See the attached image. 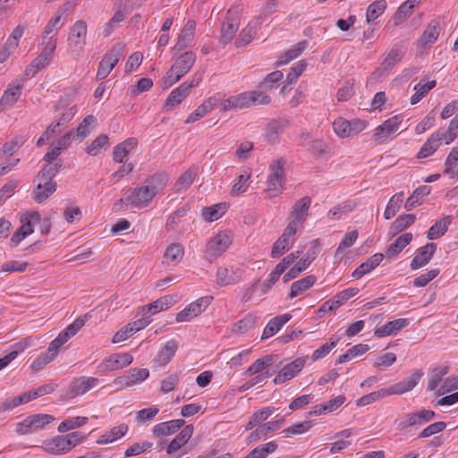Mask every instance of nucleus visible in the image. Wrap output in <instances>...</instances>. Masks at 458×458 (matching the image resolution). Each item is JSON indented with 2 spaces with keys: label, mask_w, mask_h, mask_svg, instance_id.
<instances>
[{
  "label": "nucleus",
  "mask_w": 458,
  "mask_h": 458,
  "mask_svg": "<svg viewBox=\"0 0 458 458\" xmlns=\"http://www.w3.org/2000/svg\"><path fill=\"white\" fill-rule=\"evenodd\" d=\"M132 360V356L128 352L113 354L104 360L102 365L106 370H117L129 366Z\"/></svg>",
  "instance_id": "obj_27"
},
{
  "label": "nucleus",
  "mask_w": 458,
  "mask_h": 458,
  "mask_svg": "<svg viewBox=\"0 0 458 458\" xmlns=\"http://www.w3.org/2000/svg\"><path fill=\"white\" fill-rule=\"evenodd\" d=\"M422 375V372L415 371L410 377H407L388 388H382L378 391H375L361 396L357 400L356 404L358 406H366L387 395L403 394L406 392H409L418 384Z\"/></svg>",
  "instance_id": "obj_1"
},
{
  "label": "nucleus",
  "mask_w": 458,
  "mask_h": 458,
  "mask_svg": "<svg viewBox=\"0 0 458 458\" xmlns=\"http://www.w3.org/2000/svg\"><path fill=\"white\" fill-rule=\"evenodd\" d=\"M284 77V74L281 71H275L268 73L264 80L259 83V88L261 89H272L275 88L276 84L280 81Z\"/></svg>",
  "instance_id": "obj_62"
},
{
  "label": "nucleus",
  "mask_w": 458,
  "mask_h": 458,
  "mask_svg": "<svg viewBox=\"0 0 458 458\" xmlns=\"http://www.w3.org/2000/svg\"><path fill=\"white\" fill-rule=\"evenodd\" d=\"M277 448V444L274 441L265 445H258L251 450L244 458H266L269 454L274 453Z\"/></svg>",
  "instance_id": "obj_51"
},
{
  "label": "nucleus",
  "mask_w": 458,
  "mask_h": 458,
  "mask_svg": "<svg viewBox=\"0 0 458 458\" xmlns=\"http://www.w3.org/2000/svg\"><path fill=\"white\" fill-rule=\"evenodd\" d=\"M451 224V216H445L444 218L437 220L427 232V238L429 240L438 239L443 236Z\"/></svg>",
  "instance_id": "obj_42"
},
{
  "label": "nucleus",
  "mask_w": 458,
  "mask_h": 458,
  "mask_svg": "<svg viewBox=\"0 0 458 458\" xmlns=\"http://www.w3.org/2000/svg\"><path fill=\"white\" fill-rule=\"evenodd\" d=\"M257 322L258 317L253 314H247L242 319L234 325L233 331L239 334H243L253 327Z\"/></svg>",
  "instance_id": "obj_60"
},
{
  "label": "nucleus",
  "mask_w": 458,
  "mask_h": 458,
  "mask_svg": "<svg viewBox=\"0 0 458 458\" xmlns=\"http://www.w3.org/2000/svg\"><path fill=\"white\" fill-rule=\"evenodd\" d=\"M437 250V244L434 242L427 243L418 250V253L411 262V269H418L427 265Z\"/></svg>",
  "instance_id": "obj_22"
},
{
  "label": "nucleus",
  "mask_w": 458,
  "mask_h": 458,
  "mask_svg": "<svg viewBox=\"0 0 458 458\" xmlns=\"http://www.w3.org/2000/svg\"><path fill=\"white\" fill-rule=\"evenodd\" d=\"M123 196L127 205H131L137 208L148 207L156 197L155 192L145 183L142 186L127 190Z\"/></svg>",
  "instance_id": "obj_7"
},
{
  "label": "nucleus",
  "mask_w": 458,
  "mask_h": 458,
  "mask_svg": "<svg viewBox=\"0 0 458 458\" xmlns=\"http://www.w3.org/2000/svg\"><path fill=\"white\" fill-rule=\"evenodd\" d=\"M311 427H312V422L310 420H305L302 422L295 423V424L292 425L291 427L284 428L282 431V434L285 437H290L293 435L303 434V433L309 431Z\"/></svg>",
  "instance_id": "obj_59"
},
{
  "label": "nucleus",
  "mask_w": 458,
  "mask_h": 458,
  "mask_svg": "<svg viewBox=\"0 0 458 458\" xmlns=\"http://www.w3.org/2000/svg\"><path fill=\"white\" fill-rule=\"evenodd\" d=\"M412 240L411 233H405L395 239L386 250V254L388 258H394L397 256Z\"/></svg>",
  "instance_id": "obj_37"
},
{
  "label": "nucleus",
  "mask_w": 458,
  "mask_h": 458,
  "mask_svg": "<svg viewBox=\"0 0 458 458\" xmlns=\"http://www.w3.org/2000/svg\"><path fill=\"white\" fill-rule=\"evenodd\" d=\"M297 230L287 225L283 234L276 241L272 247L271 257L279 258L283 256L294 243V235Z\"/></svg>",
  "instance_id": "obj_16"
},
{
  "label": "nucleus",
  "mask_w": 458,
  "mask_h": 458,
  "mask_svg": "<svg viewBox=\"0 0 458 458\" xmlns=\"http://www.w3.org/2000/svg\"><path fill=\"white\" fill-rule=\"evenodd\" d=\"M292 318V316L288 313L284 315L276 316L269 320L266 327L264 328L261 339H266L273 336L277 333L281 327Z\"/></svg>",
  "instance_id": "obj_35"
},
{
  "label": "nucleus",
  "mask_w": 458,
  "mask_h": 458,
  "mask_svg": "<svg viewBox=\"0 0 458 458\" xmlns=\"http://www.w3.org/2000/svg\"><path fill=\"white\" fill-rule=\"evenodd\" d=\"M436 133L441 141H444L445 144H450L458 135V123L456 121L452 120L447 130L439 129Z\"/></svg>",
  "instance_id": "obj_53"
},
{
  "label": "nucleus",
  "mask_w": 458,
  "mask_h": 458,
  "mask_svg": "<svg viewBox=\"0 0 458 458\" xmlns=\"http://www.w3.org/2000/svg\"><path fill=\"white\" fill-rule=\"evenodd\" d=\"M184 255V248L179 242L168 245L163 255V264L175 266L181 262Z\"/></svg>",
  "instance_id": "obj_28"
},
{
  "label": "nucleus",
  "mask_w": 458,
  "mask_h": 458,
  "mask_svg": "<svg viewBox=\"0 0 458 458\" xmlns=\"http://www.w3.org/2000/svg\"><path fill=\"white\" fill-rule=\"evenodd\" d=\"M21 94V86L8 88L0 99V110H4L5 106H11L20 98Z\"/></svg>",
  "instance_id": "obj_46"
},
{
  "label": "nucleus",
  "mask_w": 458,
  "mask_h": 458,
  "mask_svg": "<svg viewBox=\"0 0 458 458\" xmlns=\"http://www.w3.org/2000/svg\"><path fill=\"white\" fill-rule=\"evenodd\" d=\"M36 180L38 181V183L33 191V199L38 203H42L56 191V182L45 176H36Z\"/></svg>",
  "instance_id": "obj_19"
},
{
  "label": "nucleus",
  "mask_w": 458,
  "mask_h": 458,
  "mask_svg": "<svg viewBox=\"0 0 458 458\" xmlns=\"http://www.w3.org/2000/svg\"><path fill=\"white\" fill-rule=\"evenodd\" d=\"M32 222H40V215L38 212H32L21 216V225L11 238V243L13 246H17L25 237L33 233Z\"/></svg>",
  "instance_id": "obj_13"
},
{
  "label": "nucleus",
  "mask_w": 458,
  "mask_h": 458,
  "mask_svg": "<svg viewBox=\"0 0 458 458\" xmlns=\"http://www.w3.org/2000/svg\"><path fill=\"white\" fill-rule=\"evenodd\" d=\"M124 45L123 43L114 44L109 51L103 56L99 62L96 79L98 81L104 80L108 76L120 58L123 56Z\"/></svg>",
  "instance_id": "obj_5"
},
{
  "label": "nucleus",
  "mask_w": 458,
  "mask_h": 458,
  "mask_svg": "<svg viewBox=\"0 0 458 458\" xmlns=\"http://www.w3.org/2000/svg\"><path fill=\"white\" fill-rule=\"evenodd\" d=\"M139 145V140L135 137H130L124 140L123 142L118 143L113 150L112 157L113 160L116 163H123L124 158L130 154V152L137 148Z\"/></svg>",
  "instance_id": "obj_21"
},
{
  "label": "nucleus",
  "mask_w": 458,
  "mask_h": 458,
  "mask_svg": "<svg viewBox=\"0 0 458 458\" xmlns=\"http://www.w3.org/2000/svg\"><path fill=\"white\" fill-rule=\"evenodd\" d=\"M227 208L228 205L225 202H221L204 208L202 216L206 221L213 222L219 219L226 212Z\"/></svg>",
  "instance_id": "obj_44"
},
{
  "label": "nucleus",
  "mask_w": 458,
  "mask_h": 458,
  "mask_svg": "<svg viewBox=\"0 0 458 458\" xmlns=\"http://www.w3.org/2000/svg\"><path fill=\"white\" fill-rule=\"evenodd\" d=\"M305 358H297L291 363H288L275 377L273 380L274 384L280 385L293 378L298 373L301 371L305 366Z\"/></svg>",
  "instance_id": "obj_18"
},
{
  "label": "nucleus",
  "mask_w": 458,
  "mask_h": 458,
  "mask_svg": "<svg viewBox=\"0 0 458 458\" xmlns=\"http://www.w3.org/2000/svg\"><path fill=\"white\" fill-rule=\"evenodd\" d=\"M193 433V426L191 424L186 425L181 432L169 443L166 452L173 454L183 446L188 440L191 437Z\"/></svg>",
  "instance_id": "obj_33"
},
{
  "label": "nucleus",
  "mask_w": 458,
  "mask_h": 458,
  "mask_svg": "<svg viewBox=\"0 0 458 458\" xmlns=\"http://www.w3.org/2000/svg\"><path fill=\"white\" fill-rule=\"evenodd\" d=\"M310 265V260L309 259H301L297 263L293 265V267L290 268L288 272L284 275V283H287L288 281L297 277L302 271L308 268Z\"/></svg>",
  "instance_id": "obj_56"
},
{
  "label": "nucleus",
  "mask_w": 458,
  "mask_h": 458,
  "mask_svg": "<svg viewBox=\"0 0 458 458\" xmlns=\"http://www.w3.org/2000/svg\"><path fill=\"white\" fill-rule=\"evenodd\" d=\"M272 361L273 358L271 355H266L261 359H258L247 369L244 375L251 376L258 373H263V370L269 367Z\"/></svg>",
  "instance_id": "obj_55"
},
{
  "label": "nucleus",
  "mask_w": 458,
  "mask_h": 458,
  "mask_svg": "<svg viewBox=\"0 0 458 458\" xmlns=\"http://www.w3.org/2000/svg\"><path fill=\"white\" fill-rule=\"evenodd\" d=\"M54 417L48 414H34L27 417L17 427V432L22 435L30 433L33 430L43 428L51 423Z\"/></svg>",
  "instance_id": "obj_11"
},
{
  "label": "nucleus",
  "mask_w": 458,
  "mask_h": 458,
  "mask_svg": "<svg viewBox=\"0 0 458 458\" xmlns=\"http://www.w3.org/2000/svg\"><path fill=\"white\" fill-rule=\"evenodd\" d=\"M44 449L51 454L59 455L67 454L70 449L64 436H56L44 441Z\"/></svg>",
  "instance_id": "obj_31"
},
{
  "label": "nucleus",
  "mask_w": 458,
  "mask_h": 458,
  "mask_svg": "<svg viewBox=\"0 0 458 458\" xmlns=\"http://www.w3.org/2000/svg\"><path fill=\"white\" fill-rule=\"evenodd\" d=\"M195 27V21L189 20L186 22L185 26L178 36L176 44L174 47V51H182L191 45L194 38Z\"/></svg>",
  "instance_id": "obj_26"
},
{
  "label": "nucleus",
  "mask_w": 458,
  "mask_h": 458,
  "mask_svg": "<svg viewBox=\"0 0 458 458\" xmlns=\"http://www.w3.org/2000/svg\"><path fill=\"white\" fill-rule=\"evenodd\" d=\"M241 276L235 272H229L228 268L219 267L216 270V283L220 285H229L238 283L241 280Z\"/></svg>",
  "instance_id": "obj_48"
},
{
  "label": "nucleus",
  "mask_w": 458,
  "mask_h": 458,
  "mask_svg": "<svg viewBox=\"0 0 458 458\" xmlns=\"http://www.w3.org/2000/svg\"><path fill=\"white\" fill-rule=\"evenodd\" d=\"M256 33L257 31L254 26H251L250 24L247 25L239 33V36L235 40V46L237 47L247 46L249 43L251 42Z\"/></svg>",
  "instance_id": "obj_58"
},
{
  "label": "nucleus",
  "mask_w": 458,
  "mask_h": 458,
  "mask_svg": "<svg viewBox=\"0 0 458 458\" xmlns=\"http://www.w3.org/2000/svg\"><path fill=\"white\" fill-rule=\"evenodd\" d=\"M289 126V121L284 118L271 120L265 129V139L269 143H276L281 133Z\"/></svg>",
  "instance_id": "obj_20"
},
{
  "label": "nucleus",
  "mask_w": 458,
  "mask_h": 458,
  "mask_svg": "<svg viewBox=\"0 0 458 458\" xmlns=\"http://www.w3.org/2000/svg\"><path fill=\"white\" fill-rule=\"evenodd\" d=\"M98 384V379L93 377H80L73 378L64 394L65 399H73L84 394Z\"/></svg>",
  "instance_id": "obj_8"
},
{
  "label": "nucleus",
  "mask_w": 458,
  "mask_h": 458,
  "mask_svg": "<svg viewBox=\"0 0 458 458\" xmlns=\"http://www.w3.org/2000/svg\"><path fill=\"white\" fill-rule=\"evenodd\" d=\"M87 23L83 20L77 21L70 29L68 35V47L69 51L79 56L80 52L83 50L86 46L87 37Z\"/></svg>",
  "instance_id": "obj_6"
},
{
  "label": "nucleus",
  "mask_w": 458,
  "mask_h": 458,
  "mask_svg": "<svg viewBox=\"0 0 458 458\" xmlns=\"http://www.w3.org/2000/svg\"><path fill=\"white\" fill-rule=\"evenodd\" d=\"M184 422L182 419H179L158 423L152 429L153 435L156 437L170 436L182 427Z\"/></svg>",
  "instance_id": "obj_34"
},
{
  "label": "nucleus",
  "mask_w": 458,
  "mask_h": 458,
  "mask_svg": "<svg viewBox=\"0 0 458 458\" xmlns=\"http://www.w3.org/2000/svg\"><path fill=\"white\" fill-rule=\"evenodd\" d=\"M56 48V39L50 37L41 53L31 62L38 71L45 68L50 62Z\"/></svg>",
  "instance_id": "obj_23"
},
{
  "label": "nucleus",
  "mask_w": 458,
  "mask_h": 458,
  "mask_svg": "<svg viewBox=\"0 0 458 458\" xmlns=\"http://www.w3.org/2000/svg\"><path fill=\"white\" fill-rule=\"evenodd\" d=\"M439 32V22L434 20L431 21L418 39V47L426 48L427 47H430L437 39Z\"/></svg>",
  "instance_id": "obj_25"
},
{
  "label": "nucleus",
  "mask_w": 458,
  "mask_h": 458,
  "mask_svg": "<svg viewBox=\"0 0 458 458\" xmlns=\"http://www.w3.org/2000/svg\"><path fill=\"white\" fill-rule=\"evenodd\" d=\"M355 207L356 204L353 201L346 200L329 210L327 216L333 220H337L340 219L343 215L352 212Z\"/></svg>",
  "instance_id": "obj_54"
},
{
  "label": "nucleus",
  "mask_w": 458,
  "mask_h": 458,
  "mask_svg": "<svg viewBox=\"0 0 458 458\" xmlns=\"http://www.w3.org/2000/svg\"><path fill=\"white\" fill-rule=\"evenodd\" d=\"M444 174L451 178L458 176V147L454 148L446 157Z\"/></svg>",
  "instance_id": "obj_50"
},
{
  "label": "nucleus",
  "mask_w": 458,
  "mask_h": 458,
  "mask_svg": "<svg viewBox=\"0 0 458 458\" xmlns=\"http://www.w3.org/2000/svg\"><path fill=\"white\" fill-rule=\"evenodd\" d=\"M88 421L87 417H76L74 419L65 420L58 426L59 432H66L85 425Z\"/></svg>",
  "instance_id": "obj_64"
},
{
  "label": "nucleus",
  "mask_w": 458,
  "mask_h": 458,
  "mask_svg": "<svg viewBox=\"0 0 458 458\" xmlns=\"http://www.w3.org/2000/svg\"><path fill=\"white\" fill-rule=\"evenodd\" d=\"M233 242V233L230 231H220L210 238L206 244L205 258L213 262L225 253Z\"/></svg>",
  "instance_id": "obj_4"
},
{
  "label": "nucleus",
  "mask_w": 458,
  "mask_h": 458,
  "mask_svg": "<svg viewBox=\"0 0 458 458\" xmlns=\"http://www.w3.org/2000/svg\"><path fill=\"white\" fill-rule=\"evenodd\" d=\"M216 102L217 100L216 98H209L207 99L203 104L199 106L191 114H189L185 120V123H191L202 118L204 115L214 109Z\"/></svg>",
  "instance_id": "obj_38"
},
{
  "label": "nucleus",
  "mask_w": 458,
  "mask_h": 458,
  "mask_svg": "<svg viewBox=\"0 0 458 458\" xmlns=\"http://www.w3.org/2000/svg\"><path fill=\"white\" fill-rule=\"evenodd\" d=\"M408 325L409 320L407 318H397L386 323L382 327H377L374 332V335L380 338L391 335H396Z\"/></svg>",
  "instance_id": "obj_24"
},
{
  "label": "nucleus",
  "mask_w": 458,
  "mask_h": 458,
  "mask_svg": "<svg viewBox=\"0 0 458 458\" xmlns=\"http://www.w3.org/2000/svg\"><path fill=\"white\" fill-rule=\"evenodd\" d=\"M196 55L192 51L182 54L162 78V87L166 89L179 81L193 66Z\"/></svg>",
  "instance_id": "obj_2"
},
{
  "label": "nucleus",
  "mask_w": 458,
  "mask_h": 458,
  "mask_svg": "<svg viewBox=\"0 0 458 458\" xmlns=\"http://www.w3.org/2000/svg\"><path fill=\"white\" fill-rule=\"evenodd\" d=\"M441 140L437 135V133H433L430 135V137L427 140V141L423 144V146L420 148V151L418 152L416 157L417 158H425L429 156H431L433 153L437 151L438 147L441 144Z\"/></svg>",
  "instance_id": "obj_43"
},
{
  "label": "nucleus",
  "mask_w": 458,
  "mask_h": 458,
  "mask_svg": "<svg viewBox=\"0 0 458 458\" xmlns=\"http://www.w3.org/2000/svg\"><path fill=\"white\" fill-rule=\"evenodd\" d=\"M404 53L401 49L392 48L386 55L380 66L371 75L372 79L378 80L386 76L393 67L403 57Z\"/></svg>",
  "instance_id": "obj_14"
},
{
  "label": "nucleus",
  "mask_w": 458,
  "mask_h": 458,
  "mask_svg": "<svg viewBox=\"0 0 458 458\" xmlns=\"http://www.w3.org/2000/svg\"><path fill=\"white\" fill-rule=\"evenodd\" d=\"M317 277L313 275L307 276L298 281H295L291 285V291L289 293V298L293 299L303 292L307 291L316 283Z\"/></svg>",
  "instance_id": "obj_39"
},
{
  "label": "nucleus",
  "mask_w": 458,
  "mask_h": 458,
  "mask_svg": "<svg viewBox=\"0 0 458 458\" xmlns=\"http://www.w3.org/2000/svg\"><path fill=\"white\" fill-rule=\"evenodd\" d=\"M178 349V344L175 340L172 339L165 343L164 347L158 352L153 362L157 367L165 366L172 358L175 355Z\"/></svg>",
  "instance_id": "obj_29"
},
{
  "label": "nucleus",
  "mask_w": 458,
  "mask_h": 458,
  "mask_svg": "<svg viewBox=\"0 0 458 458\" xmlns=\"http://www.w3.org/2000/svg\"><path fill=\"white\" fill-rule=\"evenodd\" d=\"M168 180L169 176L166 173L159 172L147 177L144 183L148 185L157 196L165 189Z\"/></svg>",
  "instance_id": "obj_36"
},
{
  "label": "nucleus",
  "mask_w": 458,
  "mask_h": 458,
  "mask_svg": "<svg viewBox=\"0 0 458 458\" xmlns=\"http://www.w3.org/2000/svg\"><path fill=\"white\" fill-rule=\"evenodd\" d=\"M310 204L311 199L308 196H305L297 200L293 207V210L291 212L293 219L290 221L288 225L293 227L295 230H298V228L302 225L308 216V211Z\"/></svg>",
  "instance_id": "obj_15"
},
{
  "label": "nucleus",
  "mask_w": 458,
  "mask_h": 458,
  "mask_svg": "<svg viewBox=\"0 0 458 458\" xmlns=\"http://www.w3.org/2000/svg\"><path fill=\"white\" fill-rule=\"evenodd\" d=\"M250 93L249 91L242 92L241 94L232 96L222 104L221 110L227 111L236 108H246L250 106Z\"/></svg>",
  "instance_id": "obj_32"
},
{
  "label": "nucleus",
  "mask_w": 458,
  "mask_h": 458,
  "mask_svg": "<svg viewBox=\"0 0 458 458\" xmlns=\"http://www.w3.org/2000/svg\"><path fill=\"white\" fill-rule=\"evenodd\" d=\"M430 187L428 185H422L414 190L412 194L407 199L404 208L407 211L412 210L416 206L421 204V198L428 196L430 193Z\"/></svg>",
  "instance_id": "obj_41"
},
{
  "label": "nucleus",
  "mask_w": 458,
  "mask_h": 458,
  "mask_svg": "<svg viewBox=\"0 0 458 458\" xmlns=\"http://www.w3.org/2000/svg\"><path fill=\"white\" fill-rule=\"evenodd\" d=\"M403 192L400 191L395 193L389 200L386 210L384 212V216L386 220L391 219L396 214V212L400 209L401 205L403 203Z\"/></svg>",
  "instance_id": "obj_52"
},
{
  "label": "nucleus",
  "mask_w": 458,
  "mask_h": 458,
  "mask_svg": "<svg viewBox=\"0 0 458 458\" xmlns=\"http://www.w3.org/2000/svg\"><path fill=\"white\" fill-rule=\"evenodd\" d=\"M212 299L213 298L211 296L201 297V298L198 299L197 301L191 302L187 307V310L191 312L192 316L195 318L208 308V306L210 304Z\"/></svg>",
  "instance_id": "obj_63"
},
{
  "label": "nucleus",
  "mask_w": 458,
  "mask_h": 458,
  "mask_svg": "<svg viewBox=\"0 0 458 458\" xmlns=\"http://www.w3.org/2000/svg\"><path fill=\"white\" fill-rule=\"evenodd\" d=\"M401 123L402 118L399 115H394L386 120L375 129L373 135L374 140L378 142L385 141L387 138L395 133Z\"/></svg>",
  "instance_id": "obj_17"
},
{
  "label": "nucleus",
  "mask_w": 458,
  "mask_h": 458,
  "mask_svg": "<svg viewBox=\"0 0 458 458\" xmlns=\"http://www.w3.org/2000/svg\"><path fill=\"white\" fill-rule=\"evenodd\" d=\"M436 416L434 411L423 409L417 412L407 413L403 420H396L395 424L399 430H404L408 428L417 425H422L430 421Z\"/></svg>",
  "instance_id": "obj_10"
},
{
  "label": "nucleus",
  "mask_w": 458,
  "mask_h": 458,
  "mask_svg": "<svg viewBox=\"0 0 458 458\" xmlns=\"http://www.w3.org/2000/svg\"><path fill=\"white\" fill-rule=\"evenodd\" d=\"M285 165L286 159L284 157H279L270 165L266 189L268 198L276 196L282 192L285 183Z\"/></svg>",
  "instance_id": "obj_3"
},
{
  "label": "nucleus",
  "mask_w": 458,
  "mask_h": 458,
  "mask_svg": "<svg viewBox=\"0 0 458 458\" xmlns=\"http://www.w3.org/2000/svg\"><path fill=\"white\" fill-rule=\"evenodd\" d=\"M387 4L386 0H376L372 2L367 8L366 21L370 23L377 19L386 9Z\"/></svg>",
  "instance_id": "obj_49"
},
{
  "label": "nucleus",
  "mask_w": 458,
  "mask_h": 458,
  "mask_svg": "<svg viewBox=\"0 0 458 458\" xmlns=\"http://www.w3.org/2000/svg\"><path fill=\"white\" fill-rule=\"evenodd\" d=\"M198 174V168L191 166L188 168L176 181L174 187L176 191L188 189L193 182Z\"/></svg>",
  "instance_id": "obj_47"
},
{
  "label": "nucleus",
  "mask_w": 458,
  "mask_h": 458,
  "mask_svg": "<svg viewBox=\"0 0 458 458\" xmlns=\"http://www.w3.org/2000/svg\"><path fill=\"white\" fill-rule=\"evenodd\" d=\"M384 259V254L376 253L361 263L352 274L354 279H360L366 274L375 269Z\"/></svg>",
  "instance_id": "obj_30"
},
{
  "label": "nucleus",
  "mask_w": 458,
  "mask_h": 458,
  "mask_svg": "<svg viewBox=\"0 0 458 458\" xmlns=\"http://www.w3.org/2000/svg\"><path fill=\"white\" fill-rule=\"evenodd\" d=\"M200 81V77L197 80L194 77L191 82H183L178 88L173 89L165 100V107L171 109L181 104L189 95L190 89L198 86Z\"/></svg>",
  "instance_id": "obj_12"
},
{
  "label": "nucleus",
  "mask_w": 458,
  "mask_h": 458,
  "mask_svg": "<svg viewBox=\"0 0 458 458\" xmlns=\"http://www.w3.org/2000/svg\"><path fill=\"white\" fill-rule=\"evenodd\" d=\"M172 304V298L164 296L147 306L148 313L156 314L159 311L167 310ZM146 307L143 308L145 310Z\"/></svg>",
  "instance_id": "obj_61"
},
{
  "label": "nucleus",
  "mask_w": 458,
  "mask_h": 458,
  "mask_svg": "<svg viewBox=\"0 0 458 458\" xmlns=\"http://www.w3.org/2000/svg\"><path fill=\"white\" fill-rule=\"evenodd\" d=\"M369 350V346L368 344H356V345L352 346V348H350L349 350H347V352L345 353L340 355L336 360V363L341 364V363L349 361L355 356L363 354V353L367 352Z\"/></svg>",
  "instance_id": "obj_57"
},
{
  "label": "nucleus",
  "mask_w": 458,
  "mask_h": 458,
  "mask_svg": "<svg viewBox=\"0 0 458 458\" xmlns=\"http://www.w3.org/2000/svg\"><path fill=\"white\" fill-rule=\"evenodd\" d=\"M240 25V12L229 9L221 27L220 42L224 45L230 43L235 36Z\"/></svg>",
  "instance_id": "obj_9"
},
{
  "label": "nucleus",
  "mask_w": 458,
  "mask_h": 458,
  "mask_svg": "<svg viewBox=\"0 0 458 458\" xmlns=\"http://www.w3.org/2000/svg\"><path fill=\"white\" fill-rule=\"evenodd\" d=\"M416 220V216L413 214H405L399 216L391 225L389 228V234L395 236L408 226L411 225Z\"/></svg>",
  "instance_id": "obj_40"
},
{
  "label": "nucleus",
  "mask_w": 458,
  "mask_h": 458,
  "mask_svg": "<svg viewBox=\"0 0 458 458\" xmlns=\"http://www.w3.org/2000/svg\"><path fill=\"white\" fill-rule=\"evenodd\" d=\"M307 47V41L302 40L299 42L293 48L288 49L285 53L281 55L276 62V66H281L288 64L291 60L298 57Z\"/></svg>",
  "instance_id": "obj_45"
}]
</instances>
